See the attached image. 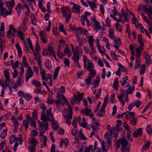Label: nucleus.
<instances>
[{"label":"nucleus","instance_id":"obj_54","mask_svg":"<svg viewBox=\"0 0 152 152\" xmlns=\"http://www.w3.org/2000/svg\"><path fill=\"white\" fill-rule=\"evenodd\" d=\"M29 121L26 120H24L23 121V126L26 128L25 129L28 127Z\"/></svg>","mask_w":152,"mask_h":152},{"label":"nucleus","instance_id":"obj_4","mask_svg":"<svg viewBox=\"0 0 152 152\" xmlns=\"http://www.w3.org/2000/svg\"><path fill=\"white\" fill-rule=\"evenodd\" d=\"M68 102H65L66 105L68 107V110L69 113L68 115L66 118V121L65 122L68 124V125H69L71 124V122L72 116V108L71 105L68 104Z\"/></svg>","mask_w":152,"mask_h":152},{"label":"nucleus","instance_id":"obj_49","mask_svg":"<svg viewBox=\"0 0 152 152\" xmlns=\"http://www.w3.org/2000/svg\"><path fill=\"white\" fill-rule=\"evenodd\" d=\"M18 36L22 40L24 39L25 38L24 35L23 33L21 31H20L18 34Z\"/></svg>","mask_w":152,"mask_h":152},{"label":"nucleus","instance_id":"obj_25","mask_svg":"<svg viewBox=\"0 0 152 152\" xmlns=\"http://www.w3.org/2000/svg\"><path fill=\"white\" fill-rule=\"evenodd\" d=\"M97 47L99 51L100 54H102L105 53V50L103 46L98 45Z\"/></svg>","mask_w":152,"mask_h":152},{"label":"nucleus","instance_id":"obj_29","mask_svg":"<svg viewBox=\"0 0 152 152\" xmlns=\"http://www.w3.org/2000/svg\"><path fill=\"white\" fill-rule=\"evenodd\" d=\"M73 7H74V9L75 10H76V11H75V10H74L73 8H72V11L75 12H77V13H79L80 12V6H79L77 5V4H74V5L73 6Z\"/></svg>","mask_w":152,"mask_h":152},{"label":"nucleus","instance_id":"obj_7","mask_svg":"<svg viewBox=\"0 0 152 152\" xmlns=\"http://www.w3.org/2000/svg\"><path fill=\"white\" fill-rule=\"evenodd\" d=\"M72 51L73 55V56L72 57V58L76 57V59H78L79 56V51L78 49L75 48V50L73 47L72 48Z\"/></svg>","mask_w":152,"mask_h":152},{"label":"nucleus","instance_id":"obj_62","mask_svg":"<svg viewBox=\"0 0 152 152\" xmlns=\"http://www.w3.org/2000/svg\"><path fill=\"white\" fill-rule=\"evenodd\" d=\"M93 147V145H90L88 147L86 148L84 152H90V151L92 149Z\"/></svg>","mask_w":152,"mask_h":152},{"label":"nucleus","instance_id":"obj_3","mask_svg":"<svg viewBox=\"0 0 152 152\" xmlns=\"http://www.w3.org/2000/svg\"><path fill=\"white\" fill-rule=\"evenodd\" d=\"M0 9L1 10L0 14V15L4 17H6L8 15H11L12 13V10H10L8 12L6 8L4 7V3L2 1H1L0 2Z\"/></svg>","mask_w":152,"mask_h":152},{"label":"nucleus","instance_id":"obj_1","mask_svg":"<svg viewBox=\"0 0 152 152\" xmlns=\"http://www.w3.org/2000/svg\"><path fill=\"white\" fill-rule=\"evenodd\" d=\"M128 141H127L125 137L123 136L121 137L117 141L115 142V145L116 150H118L120 148V145H122V147L121 148V150L123 152H125V148H129L128 146Z\"/></svg>","mask_w":152,"mask_h":152},{"label":"nucleus","instance_id":"obj_20","mask_svg":"<svg viewBox=\"0 0 152 152\" xmlns=\"http://www.w3.org/2000/svg\"><path fill=\"white\" fill-rule=\"evenodd\" d=\"M150 145V142L148 141H146V143L143 146L141 149V151H143L149 148Z\"/></svg>","mask_w":152,"mask_h":152},{"label":"nucleus","instance_id":"obj_36","mask_svg":"<svg viewBox=\"0 0 152 152\" xmlns=\"http://www.w3.org/2000/svg\"><path fill=\"white\" fill-rule=\"evenodd\" d=\"M48 50L50 54L52 55H53L55 53V50L50 45H49L48 46Z\"/></svg>","mask_w":152,"mask_h":152},{"label":"nucleus","instance_id":"obj_38","mask_svg":"<svg viewBox=\"0 0 152 152\" xmlns=\"http://www.w3.org/2000/svg\"><path fill=\"white\" fill-rule=\"evenodd\" d=\"M93 36L91 35L88 37V42L89 45H93V42L94 41L93 38Z\"/></svg>","mask_w":152,"mask_h":152},{"label":"nucleus","instance_id":"obj_42","mask_svg":"<svg viewBox=\"0 0 152 152\" xmlns=\"http://www.w3.org/2000/svg\"><path fill=\"white\" fill-rule=\"evenodd\" d=\"M118 84V78H116L114 80V81L113 83V88L116 89L117 86Z\"/></svg>","mask_w":152,"mask_h":152},{"label":"nucleus","instance_id":"obj_52","mask_svg":"<svg viewBox=\"0 0 152 152\" xmlns=\"http://www.w3.org/2000/svg\"><path fill=\"white\" fill-rule=\"evenodd\" d=\"M64 61V63L65 65L68 66H69V65L70 61L68 58H63Z\"/></svg>","mask_w":152,"mask_h":152},{"label":"nucleus","instance_id":"obj_24","mask_svg":"<svg viewBox=\"0 0 152 152\" xmlns=\"http://www.w3.org/2000/svg\"><path fill=\"white\" fill-rule=\"evenodd\" d=\"M22 9V6L21 4L19 3L17 5L16 7L15 8V10L17 11V12L18 13V16H20V14L21 12V9Z\"/></svg>","mask_w":152,"mask_h":152},{"label":"nucleus","instance_id":"obj_57","mask_svg":"<svg viewBox=\"0 0 152 152\" xmlns=\"http://www.w3.org/2000/svg\"><path fill=\"white\" fill-rule=\"evenodd\" d=\"M57 95H58V96L57 97L56 96V100L55 102V103L56 104H60L61 103V96L59 94H58Z\"/></svg>","mask_w":152,"mask_h":152},{"label":"nucleus","instance_id":"obj_50","mask_svg":"<svg viewBox=\"0 0 152 152\" xmlns=\"http://www.w3.org/2000/svg\"><path fill=\"white\" fill-rule=\"evenodd\" d=\"M36 119H33V118L31 119V121L30 125L31 126L34 127H35L36 126V122L35 121Z\"/></svg>","mask_w":152,"mask_h":152},{"label":"nucleus","instance_id":"obj_12","mask_svg":"<svg viewBox=\"0 0 152 152\" xmlns=\"http://www.w3.org/2000/svg\"><path fill=\"white\" fill-rule=\"evenodd\" d=\"M105 107H103V106H102L100 109L99 113V112H97L96 115L100 117H102L103 116H104L105 114Z\"/></svg>","mask_w":152,"mask_h":152},{"label":"nucleus","instance_id":"obj_37","mask_svg":"<svg viewBox=\"0 0 152 152\" xmlns=\"http://www.w3.org/2000/svg\"><path fill=\"white\" fill-rule=\"evenodd\" d=\"M146 65L143 64L141 66V69L140 71V73L141 75H143L145 73V67Z\"/></svg>","mask_w":152,"mask_h":152},{"label":"nucleus","instance_id":"obj_55","mask_svg":"<svg viewBox=\"0 0 152 152\" xmlns=\"http://www.w3.org/2000/svg\"><path fill=\"white\" fill-rule=\"evenodd\" d=\"M32 145L36 146L37 145V140L35 138H32L30 141Z\"/></svg>","mask_w":152,"mask_h":152},{"label":"nucleus","instance_id":"obj_34","mask_svg":"<svg viewBox=\"0 0 152 152\" xmlns=\"http://www.w3.org/2000/svg\"><path fill=\"white\" fill-rule=\"evenodd\" d=\"M89 72V73L88 76L92 77H94L96 75L95 70L94 69H92L88 71Z\"/></svg>","mask_w":152,"mask_h":152},{"label":"nucleus","instance_id":"obj_5","mask_svg":"<svg viewBox=\"0 0 152 152\" xmlns=\"http://www.w3.org/2000/svg\"><path fill=\"white\" fill-rule=\"evenodd\" d=\"M17 30L13 26L10 25L9 30L7 32V36L8 38H13L15 36Z\"/></svg>","mask_w":152,"mask_h":152},{"label":"nucleus","instance_id":"obj_10","mask_svg":"<svg viewBox=\"0 0 152 152\" xmlns=\"http://www.w3.org/2000/svg\"><path fill=\"white\" fill-rule=\"evenodd\" d=\"M15 5L14 0H11L10 2H8L6 4V5L10 10H12V9Z\"/></svg>","mask_w":152,"mask_h":152},{"label":"nucleus","instance_id":"obj_9","mask_svg":"<svg viewBox=\"0 0 152 152\" xmlns=\"http://www.w3.org/2000/svg\"><path fill=\"white\" fill-rule=\"evenodd\" d=\"M38 125L39 129L47 128L48 129V125L47 123H43L41 121H38Z\"/></svg>","mask_w":152,"mask_h":152},{"label":"nucleus","instance_id":"obj_28","mask_svg":"<svg viewBox=\"0 0 152 152\" xmlns=\"http://www.w3.org/2000/svg\"><path fill=\"white\" fill-rule=\"evenodd\" d=\"M76 31L80 34H86V32L87 31V30H84L83 28L81 27H78L77 28Z\"/></svg>","mask_w":152,"mask_h":152},{"label":"nucleus","instance_id":"obj_17","mask_svg":"<svg viewBox=\"0 0 152 152\" xmlns=\"http://www.w3.org/2000/svg\"><path fill=\"white\" fill-rule=\"evenodd\" d=\"M11 120L15 124V126H14L15 128L16 129H18L19 124L18 123V121L16 119L14 116L12 115L11 116Z\"/></svg>","mask_w":152,"mask_h":152},{"label":"nucleus","instance_id":"obj_56","mask_svg":"<svg viewBox=\"0 0 152 152\" xmlns=\"http://www.w3.org/2000/svg\"><path fill=\"white\" fill-rule=\"evenodd\" d=\"M19 64V62L18 61H17L14 64L12 65L13 70L16 69V68L18 66Z\"/></svg>","mask_w":152,"mask_h":152},{"label":"nucleus","instance_id":"obj_48","mask_svg":"<svg viewBox=\"0 0 152 152\" xmlns=\"http://www.w3.org/2000/svg\"><path fill=\"white\" fill-rule=\"evenodd\" d=\"M134 90V87H132L129 88L127 90V92H126V94L128 95L132 93L133 91Z\"/></svg>","mask_w":152,"mask_h":152},{"label":"nucleus","instance_id":"obj_35","mask_svg":"<svg viewBox=\"0 0 152 152\" xmlns=\"http://www.w3.org/2000/svg\"><path fill=\"white\" fill-rule=\"evenodd\" d=\"M146 131L150 135L152 133V128L150 125L148 124L146 128Z\"/></svg>","mask_w":152,"mask_h":152},{"label":"nucleus","instance_id":"obj_33","mask_svg":"<svg viewBox=\"0 0 152 152\" xmlns=\"http://www.w3.org/2000/svg\"><path fill=\"white\" fill-rule=\"evenodd\" d=\"M34 74L33 72H27L26 74L27 75V76L26 77V81L27 82L29 80L30 78L32 77Z\"/></svg>","mask_w":152,"mask_h":152},{"label":"nucleus","instance_id":"obj_58","mask_svg":"<svg viewBox=\"0 0 152 152\" xmlns=\"http://www.w3.org/2000/svg\"><path fill=\"white\" fill-rule=\"evenodd\" d=\"M90 4H89V6L91 7L92 8H96V4L95 3H94L92 1L89 2Z\"/></svg>","mask_w":152,"mask_h":152},{"label":"nucleus","instance_id":"obj_16","mask_svg":"<svg viewBox=\"0 0 152 152\" xmlns=\"http://www.w3.org/2000/svg\"><path fill=\"white\" fill-rule=\"evenodd\" d=\"M39 36L42 41L43 43H47V40L45 39V35L44 34L42 31H41L39 33Z\"/></svg>","mask_w":152,"mask_h":152},{"label":"nucleus","instance_id":"obj_43","mask_svg":"<svg viewBox=\"0 0 152 152\" xmlns=\"http://www.w3.org/2000/svg\"><path fill=\"white\" fill-rule=\"evenodd\" d=\"M95 28H96V32H97L99 30L101 29V27L100 25V23L99 21H96L95 23Z\"/></svg>","mask_w":152,"mask_h":152},{"label":"nucleus","instance_id":"obj_53","mask_svg":"<svg viewBox=\"0 0 152 152\" xmlns=\"http://www.w3.org/2000/svg\"><path fill=\"white\" fill-rule=\"evenodd\" d=\"M137 121V119L135 117H133L131 118L130 124L132 125H134L136 124Z\"/></svg>","mask_w":152,"mask_h":152},{"label":"nucleus","instance_id":"obj_31","mask_svg":"<svg viewBox=\"0 0 152 152\" xmlns=\"http://www.w3.org/2000/svg\"><path fill=\"white\" fill-rule=\"evenodd\" d=\"M144 56L145 58V59H146V61L148 62V63H152L151 61V60L150 56L148 55V54L145 52L144 53Z\"/></svg>","mask_w":152,"mask_h":152},{"label":"nucleus","instance_id":"obj_44","mask_svg":"<svg viewBox=\"0 0 152 152\" xmlns=\"http://www.w3.org/2000/svg\"><path fill=\"white\" fill-rule=\"evenodd\" d=\"M79 133V136L80 139L83 140H87V138L86 137H85L84 134L82 133V131H80Z\"/></svg>","mask_w":152,"mask_h":152},{"label":"nucleus","instance_id":"obj_26","mask_svg":"<svg viewBox=\"0 0 152 152\" xmlns=\"http://www.w3.org/2000/svg\"><path fill=\"white\" fill-rule=\"evenodd\" d=\"M31 20L32 23L34 25L36 26L37 20L35 18L34 14L32 15L31 16Z\"/></svg>","mask_w":152,"mask_h":152},{"label":"nucleus","instance_id":"obj_39","mask_svg":"<svg viewBox=\"0 0 152 152\" xmlns=\"http://www.w3.org/2000/svg\"><path fill=\"white\" fill-rule=\"evenodd\" d=\"M83 95V93H79L77 96L75 95L74 96V99L75 100H76L77 97V96L78 99H80V101H80L82 99Z\"/></svg>","mask_w":152,"mask_h":152},{"label":"nucleus","instance_id":"obj_8","mask_svg":"<svg viewBox=\"0 0 152 152\" xmlns=\"http://www.w3.org/2000/svg\"><path fill=\"white\" fill-rule=\"evenodd\" d=\"M9 141L10 143L11 144H12L15 141H19L20 142H21V140L18 138L16 137L15 136L13 135H12L10 136L9 138Z\"/></svg>","mask_w":152,"mask_h":152},{"label":"nucleus","instance_id":"obj_59","mask_svg":"<svg viewBox=\"0 0 152 152\" xmlns=\"http://www.w3.org/2000/svg\"><path fill=\"white\" fill-rule=\"evenodd\" d=\"M116 28L120 31L121 32L122 30L121 26L118 23H116L115 24Z\"/></svg>","mask_w":152,"mask_h":152},{"label":"nucleus","instance_id":"obj_45","mask_svg":"<svg viewBox=\"0 0 152 152\" xmlns=\"http://www.w3.org/2000/svg\"><path fill=\"white\" fill-rule=\"evenodd\" d=\"M92 77H91L90 76H88V77L86 78L85 80V81L86 82V83L87 85H91V78Z\"/></svg>","mask_w":152,"mask_h":152},{"label":"nucleus","instance_id":"obj_27","mask_svg":"<svg viewBox=\"0 0 152 152\" xmlns=\"http://www.w3.org/2000/svg\"><path fill=\"white\" fill-rule=\"evenodd\" d=\"M91 110L88 108V106H86L85 110H82V113L87 115H89Z\"/></svg>","mask_w":152,"mask_h":152},{"label":"nucleus","instance_id":"obj_2","mask_svg":"<svg viewBox=\"0 0 152 152\" xmlns=\"http://www.w3.org/2000/svg\"><path fill=\"white\" fill-rule=\"evenodd\" d=\"M61 10L63 17L65 18V21L68 23L71 17V12L69 7H62Z\"/></svg>","mask_w":152,"mask_h":152},{"label":"nucleus","instance_id":"obj_14","mask_svg":"<svg viewBox=\"0 0 152 152\" xmlns=\"http://www.w3.org/2000/svg\"><path fill=\"white\" fill-rule=\"evenodd\" d=\"M28 20V18L26 16L23 20L22 24V28L23 29H26L27 28V23Z\"/></svg>","mask_w":152,"mask_h":152},{"label":"nucleus","instance_id":"obj_32","mask_svg":"<svg viewBox=\"0 0 152 152\" xmlns=\"http://www.w3.org/2000/svg\"><path fill=\"white\" fill-rule=\"evenodd\" d=\"M7 129L3 130L1 132V137L2 139H4L7 135Z\"/></svg>","mask_w":152,"mask_h":152},{"label":"nucleus","instance_id":"obj_63","mask_svg":"<svg viewBox=\"0 0 152 152\" xmlns=\"http://www.w3.org/2000/svg\"><path fill=\"white\" fill-rule=\"evenodd\" d=\"M41 62V57H38L37 62V63L38 67L39 68H41V67L42 66Z\"/></svg>","mask_w":152,"mask_h":152},{"label":"nucleus","instance_id":"obj_61","mask_svg":"<svg viewBox=\"0 0 152 152\" xmlns=\"http://www.w3.org/2000/svg\"><path fill=\"white\" fill-rule=\"evenodd\" d=\"M32 117L34 119H37V111L36 110H34L32 113Z\"/></svg>","mask_w":152,"mask_h":152},{"label":"nucleus","instance_id":"obj_51","mask_svg":"<svg viewBox=\"0 0 152 152\" xmlns=\"http://www.w3.org/2000/svg\"><path fill=\"white\" fill-rule=\"evenodd\" d=\"M123 126L124 127L125 129L128 131H130V127L127 124L126 122H124L123 123Z\"/></svg>","mask_w":152,"mask_h":152},{"label":"nucleus","instance_id":"obj_60","mask_svg":"<svg viewBox=\"0 0 152 152\" xmlns=\"http://www.w3.org/2000/svg\"><path fill=\"white\" fill-rule=\"evenodd\" d=\"M57 53L58 56L59 58H62L63 56V55L61 50L58 49L57 50Z\"/></svg>","mask_w":152,"mask_h":152},{"label":"nucleus","instance_id":"obj_47","mask_svg":"<svg viewBox=\"0 0 152 152\" xmlns=\"http://www.w3.org/2000/svg\"><path fill=\"white\" fill-rule=\"evenodd\" d=\"M108 34L109 37L110 38H113L114 35V31L113 30L111 29L109 32Z\"/></svg>","mask_w":152,"mask_h":152},{"label":"nucleus","instance_id":"obj_13","mask_svg":"<svg viewBox=\"0 0 152 152\" xmlns=\"http://www.w3.org/2000/svg\"><path fill=\"white\" fill-rule=\"evenodd\" d=\"M94 67V64L89 60H88L87 65L86 67V69L88 71L93 69Z\"/></svg>","mask_w":152,"mask_h":152},{"label":"nucleus","instance_id":"obj_15","mask_svg":"<svg viewBox=\"0 0 152 152\" xmlns=\"http://www.w3.org/2000/svg\"><path fill=\"white\" fill-rule=\"evenodd\" d=\"M46 113L47 116H49L50 117L51 120L54 119L53 115L52 114V108H50L49 109L47 110L46 111Z\"/></svg>","mask_w":152,"mask_h":152},{"label":"nucleus","instance_id":"obj_41","mask_svg":"<svg viewBox=\"0 0 152 152\" xmlns=\"http://www.w3.org/2000/svg\"><path fill=\"white\" fill-rule=\"evenodd\" d=\"M51 61L49 59H47L45 63V66L47 68V69H51V65L50 67H49L50 63Z\"/></svg>","mask_w":152,"mask_h":152},{"label":"nucleus","instance_id":"obj_18","mask_svg":"<svg viewBox=\"0 0 152 152\" xmlns=\"http://www.w3.org/2000/svg\"><path fill=\"white\" fill-rule=\"evenodd\" d=\"M60 68L61 67L59 66H57L55 68V71L54 72L53 77L54 79H56L57 78V76L58 75V73L59 72V70H60Z\"/></svg>","mask_w":152,"mask_h":152},{"label":"nucleus","instance_id":"obj_21","mask_svg":"<svg viewBox=\"0 0 152 152\" xmlns=\"http://www.w3.org/2000/svg\"><path fill=\"white\" fill-rule=\"evenodd\" d=\"M41 120L43 121L44 123H47V121H50L51 120L50 119V118L49 116H48L46 115H41Z\"/></svg>","mask_w":152,"mask_h":152},{"label":"nucleus","instance_id":"obj_6","mask_svg":"<svg viewBox=\"0 0 152 152\" xmlns=\"http://www.w3.org/2000/svg\"><path fill=\"white\" fill-rule=\"evenodd\" d=\"M142 129L141 128L136 130L133 134V137L135 138L137 137L138 135L141 136L142 134Z\"/></svg>","mask_w":152,"mask_h":152},{"label":"nucleus","instance_id":"obj_40","mask_svg":"<svg viewBox=\"0 0 152 152\" xmlns=\"http://www.w3.org/2000/svg\"><path fill=\"white\" fill-rule=\"evenodd\" d=\"M128 80V77L126 76L123 78L121 81L122 86H124L126 83L127 80Z\"/></svg>","mask_w":152,"mask_h":152},{"label":"nucleus","instance_id":"obj_64","mask_svg":"<svg viewBox=\"0 0 152 152\" xmlns=\"http://www.w3.org/2000/svg\"><path fill=\"white\" fill-rule=\"evenodd\" d=\"M77 40L79 45L80 46H82L83 45V42L80 37H78L77 38Z\"/></svg>","mask_w":152,"mask_h":152},{"label":"nucleus","instance_id":"obj_30","mask_svg":"<svg viewBox=\"0 0 152 152\" xmlns=\"http://www.w3.org/2000/svg\"><path fill=\"white\" fill-rule=\"evenodd\" d=\"M23 74H20L18 77V80L16 82V83L18 84V86H20L21 83L23 80Z\"/></svg>","mask_w":152,"mask_h":152},{"label":"nucleus","instance_id":"obj_11","mask_svg":"<svg viewBox=\"0 0 152 152\" xmlns=\"http://www.w3.org/2000/svg\"><path fill=\"white\" fill-rule=\"evenodd\" d=\"M110 136L109 132H107L105 133L104 137L108 143L111 145V139Z\"/></svg>","mask_w":152,"mask_h":152},{"label":"nucleus","instance_id":"obj_22","mask_svg":"<svg viewBox=\"0 0 152 152\" xmlns=\"http://www.w3.org/2000/svg\"><path fill=\"white\" fill-rule=\"evenodd\" d=\"M31 84L34 85L36 86L37 88L39 87L41 85L40 82L36 80L35 79H34L31 81Z\"/></svg>","mask_w":152,"mask_h":152},{"label":"nucleus","instance_id":"obj_19","mask_svg":"<svg viewBox=\"0 0 152 152\" xmlns=\"http://www.w3.org/2000/svg\"><path fill=\"white\" fill-rule=\"evenodd\" d=\"M16 48L18 51V55L20 58L22 56V52L21 48L19 44H17L16 45Z\"/></svg>","mask_w":152,"mask_h":152},{"label":"nucleus","instance_id":"obj_23","mask_svg":"<svg viewBox=\"0 0 152 152\" xmlns=\"http://www.w3.org/2000/svg\"><path fill=\"white\" fill-rule=\"evenodd\" d=\"M52 121L51 124L53 125V129L54 131L57 130L59 124L57 122L56 123L54 120H51Z\"/></svg>","mask_w":152,"mask_h":152},{"label":"nucleus","instance_id":"obj_46","mask_svg":"<svg viewBox=\"0 0 152 152\" xmlns=\"http://www.w3.org/2000/svg\"><path fill=\"white\" fill-rule=\"evenodd\" d=\"M48 129L47 128H45V129H39L40 130L39 132V135L43 137L44 136V134L45 133V132L46 130Z\"/></svg>","mask_w":152,"mask_h":152}]
</instances>
